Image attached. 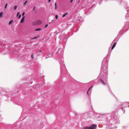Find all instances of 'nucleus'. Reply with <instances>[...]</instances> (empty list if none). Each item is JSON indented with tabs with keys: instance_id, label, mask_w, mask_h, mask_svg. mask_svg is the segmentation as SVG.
<instances>
[{
	"instance_id": "18",
	"label": "nucleus",
	"mask_w": 129,
	"mask_h": 129,
	"mask_svg": "<svg viewBox=\"0 0 129 129\" xmlns=\"http://www.w3.org/2000/svg\"><path fill=\"white\" fill-rule=\"evenodd\" d=\"M58 16L57 15H56V16H55V18L56 19H57L58 18Z\"/></svg>"
},
{
	"instance_id": "20",
	"label": "nucleus",
	"mask_w": 129,
	"mask_h": 129,
	"mask_svg": "<svg viewBox=\"0 0 129 129\" xmlns=\"http://www.w3.org/2000/svg\"><path fill=\"white\" fill-rule=\"evenodd\" d=\"M21 17V15H19V18H20Z\"/></svg>"
},
{
	"instance_id": "17",
	"label": "nucleus",
	"mask_w": 129,
	"mask_h": 129,
	"mask_svg": "<svg viewBox=\"0 0 129 129\" xmlns=\"http://www.w3.org/2000/svg\"><path fill=\"white\" fill-rule=\"evenodd\" d=\"M101 82H102L103 84H105V83L103 80H101Z\"/></svg>"
},
{
	"instance_id": "6",
	"label": "nucleus",
	"mask_w": 129,
	"mask_h": 129,
	"mask_svg": "<svg viewBox=\"0 0 129 129\" xmlns=\"http://www.w3.org/2000/svg\"><path fill=\"white\" fill-rule=\"evenodd\" d=\"M55 9H57V4L56 3H55Z\"/></svg>"
},
{
	"instance_id": "21",
	"label": "nucleus",
	"mask_w": 129,
	"mask_h": 129,
	"mask_svg": "<svg viewBox=\"0 0 129 129\" xmlns=\"http://www.w3.org/2000/svg\"><path fill=\"white\" fill-rule=\"evenodd\" d=\"M20 12H18V13H17V16H18L19 15V14H20Z\"/></svg>"
},
{
	"instance_id": "10",
	"label": "nucleus",
	"mask_w": 129,
	"mask_h": 129,
	"mask_svg": "<svg viewBox=\"0 0 129 129\" xmlns=\"http://www.w3.org/2000/svg\"><path fill=\"white\" fill-rule=\"evenodd\" d=\"M3 14V13L1 12L0 13V17L2 16Z\"/></svg>"
},
{
	"instance_id": "24",
	"label": "nucleus",
	"mask_w": 129,
	"mask_h": 129,
	"mask_svg": "<svg viewBox=\"0 0 129 129\" xmlns=\"http://www.w3.org/2000/svg\"><path fill=\"white\" fill-rule=\"evenodd\" d=\"M50 1H51V0H49L48 1V2H49V3L50 2Z\"/></svg>"
},
{
	"instance_id": "23",
	"label": "nucleus",
	"mask_w": 129,
	"mask_h": 129,
	"mask_svg": "<svg viewBox=\"0 0 129 129\" xmlns=\"http://www.w3.org/2000/svg\"><path fill=\"white\" fill-rule=\"evenodd\" d=\"M73 0H70V3H72L73 1Z\"/></svg>"
},
{
	"instance_id": "22",
	"label": "nucleus",
	"mask_w": 129,
	"mask_h": 129,
	"mask_svg": "<svg viewBox=\"0 0 129 129\" xmlns=\"http://www.w3.org/2000/svg\"><path fill=\"white\" fill-rule=\"evenodd\" d=\"M25 14V13L24 12H23V13H22V16H23Z\"/></svg>"
},
{
	"instance_id": "26",
	"label": "nucleus",
	"mask_w": 129,
	"mask_h": 129,
	"mask_svg": "<svg viewBox=\"0 0 129 129\" xmlns=\"http://www.w3.org/2000/svg\"><path fill=\"white\" fill-rule=\"evenodd\" d=\"M33 25H34L33 24Z\"/></svg>"
},
{
	"instance_id": "7",
	"label": "nucleus",
	"mask_w": 129,
	"mask_h": 129,
	"mask_svg": "<svg viewBox=\"0 0 129 129\" xmlns=\"http://www.w3.org/2000/svg\"><path fill=\"white\" fill-rule=\"evenodd\" d=\"M13 20H12L11 21H10L9 23V24L10 25L12 24V22H13Z\"/></svg>"
},
{
	"instance_id": "4",
	"label": "nucleus",
	"mask_w": 129,
	"mask_h": 129,
	"mask_svg": "<svg viewBox=\"0 0 129 129\" xmlns=\"http://www.w3.org/2000/svg\"><path fill=\"white\" fill-rule=\"evenodd\" d=\"M116 44V42H115V43L114 44L113 46H112V49H113L114 48V47L115 46Z\"/></svg>"
},
{
	"instance_id": "8",
	"label": "nucleus",
	"mask_w": 129,
	"mask_h": 129,
	"mask_svg": "<svg viewBox=\"0 0 129 129\" xmlns=\"http://www.w3.org/2000/svg\"><path fill=\"white\" fill-rule=\"evenodd\" d=\"M41 30V29L40 28H37L35 30L36 31L40 30Z\"/></svg>"
},
{
	"instance_id": "27",
	"label": "nucleus",
	"mask_w": 129,
	"mask_h": 129,
	"mask_svg": "<svg viewBox=\"0 0 129 129\" xmlns=\"http://www.w3.org/2000/svg\"><path fill=\"white\" fill-rule=\"evenodd\" d=\"M79 2H80V1H79L78 3Z\"/></svg>"
},
{
	"instance_id": "11",
	"label": "nucleus",
	"mask_w": 129,
	"mask_h": 129,
	"mask_svg": "<svg viewBox=\"0 0 129 129\" xmlns=\"http://www.w3.org/2000/svg\"><path fill=\"white\" fill-rule=\"evenodd\" d=\"M31 57L33 59L34 58V55L33 54H32L31 55Z\"/></svg>"
},
{
	"instance_id": "15",
	"label": "nucleus",
	"mask_w": 129,
	"mask_h": 129,
	"mask_svg": "<svg viewBox=\"0 0 129 129\" xmlns=\"http://www.w3.org/2000/svg\"><path fill=\"white\" fill-rule=\"evenodd\" d=\"M27 2V1H26L25 2V3H24V5H25L26 4V3Z\"/></svg>"
},
{
	"instance_id": "9",
	"label": "nucleus",
	"mask_w": 129,
	"mask_h": 129,
	"mask_svg": "<svg viewBox=\"0 0 129 129\" xmlns=\"http://www.w3.org/2000/svg\"><path fill=\"white\" fill-rule=\"evenodd\" d=\"M39 36H38L37 37H35L32 38V39H36L38 38Z\"/></svg>"
},
{
	"instance_id": "3",
	"label": "nucleus",
	"mask_w": 129,
	"mask_h": 129,
	"mask_svg": "<svg viewBox=\"0 0 129 129\" xmlns=\"http://www.w3.org/2000/svg\"><path fill=\"white\" fill-rule=\"evenodd\" d=\"M25 18V16H23V17L21 19L20 22L21 23H22L24 22V19Z\"/></svg>"
},
{
	"instance_id": "2",
	"label": "nucleus",
	"mask_w": 129,
	"mask_h": 129,
	"mask_svg": "<svg viewBox=\"0 0 129 129\" xmlns=\"http://www.w3.org/2000/svg\"><path fill=\"white\" fill-rule=\"evenodd\" d=\"M42 23V21L40 20H38L37 21V24L39 25L41 24Z\"/></svg>"
},
{
	"instance_id": "5",
	"label": "nucleus",
	"mask_w": 129,
	"mask_h": 129,
	"mask_svg": "<svg viewBox=\"0 0 129 129\" xmlns=\"http://www.w3.org/2000/svg\"><path fill=\"white\" fill-rule=\"evenodd\" d=\"M93 86L92 85L91 86L90 88H89L88 89V90L87 91V94H88L89 91L90 89L93 87Z\"/></svg>"
},
{
	"instance_id": "1",
	"label": "nucleus",
	"mask_w": 129,
	"mask_h": 129,
	"mask_svg": "<svg viewBox=\"0 0 129 129\" xmlns=\"http://www.w3.org/2000/svg\"><path fill=\"white\" fill-rule=\"evenodd\" d=\"M96 127V125L92 124L91 125L90 127H85L83 128L84 129H95Z\"/></svg>"
},
{
	"instance_id": "19",
	"label": "nucleus",
	"mask_w": 129,
	"mask_h": 129,
	"mask_svg": "<svg viewBox=\"0 0 129 129\" xmlns=\"http://www.w3.org/2000/svg\"><path fill=\"white\" fill-rule=\"evenodd\" d=\"M48 26V24H46V25H45V27H44V28H45L46 27Z\"/></svg>"
},
{
	"instance_id": "12",
	"label": "nucleus",
	"mask_w": 129,
	"mask_h": 129,
	"mask_svg": "<svg viewBox=\"0 0 129 129\" xmlns=\"http://www.w3.org/2000/svg\"><path fill=\"white\" fill-rule=\"evenodd\" d=\"M68 14V13H66V14H64V15H62V17H64L65 16L67 15V14Z\"/></svg>"
},
{
	"instance_id": "16",
	"label": "nucleus",
	"mask_w": 129,
	"mask_h": 129,
	"mask_svg": "<svg viewBox=\"0 0 129 129\" xmlns=\"http://www.w3.org/2000/svg\"><path fill=\"white\" fill-rule=\"evenodd\" d=\"M7 5H8V4L7 3H6V5H5V8H6Z\"/></svg>"
},
{
	"instance_id": "25",
	"label": "nucleus",
	"mask_w": 129,
	"mask_h": 129,
	"mask_svg": "<svg viewBox=\"0 0 129 129\" xmlns=\"http://www.w3.org/2000/svg\"><path fill=\"white\" fill-rule=\"evenodd\" d=\"M53 20H53V19L51 21V22H52L53 21Z\"/></svg>"
},
{
	"instance_id": "13",
	"label": "nucleus",
	"mask_w": 129,
	"mask_h": 129,
	"mask_svg": "<svg viewBox=\"0 0 129 129\" xmlns=\"http://www.w3.org/2000/svg\"><path fill=\"white\" fill-rule=\"evenodd\" d=\"M17 7V6H16V5L14 7V10H16V9Z\"/></svg>"
},
{
	"instance_id": "14",
	"label": "nucleus",
	"mask_w": 129,
	"mask_h": 129,
	"mask_svg": "<svg viewBox=\"0 0 129 129\" xmlns=\"http://www.w3.org/2000/svg\"><path fill=\"white\" fill-rule=\"evenodd\" d=\"M36 8V7L34 6V7L33 9V11H35V9Z\"/></svg>"
}]
</instances>
